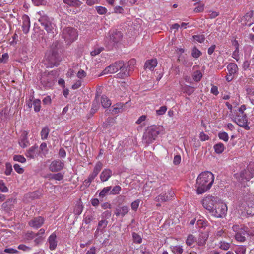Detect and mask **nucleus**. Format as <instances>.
<instances>
[{"mask_svg": "<svg viewBox=\"0 0 254 254\" xmlns=\"http://www.w3.org/2000/svg\"><path fill=\"white\" fill-rule=\"evenodd\" d=\"M214 175L211 172L205 171L200 173L197 177L195 185L196 193L201 194L209 190L214 182Z\"/></svg>", "mask_w": 254, "mask_h": 254, "instance_id": "f257e3e1", "label": "nucleus"}, {"mask_svg": "<svg viewBox=\"0 0 254 254\" xmlns=\"http://www.w3.org/2000/svg\"><path fill=\"white\" fill-rule=\"evenodd\" d=\"M122 38L121 32L117 30L110 31L108 36L105 38L104 44L108 50H112L122 40Z\"/></svg>", "mask_w": 254, "mask_h": 254, "instance_id": "f03ea898", "label": "nucleus"}, {"mask_svg": "<svg viewBox=\"0 0 254 254\" xmlns=\"http://www.w3.org/2000/svg\"><path fill=\"white\" fill-rule=\"evenodd\" d=\"M160 133L159 128L156 126H151L145 131L143 136V140L146 144L152 143Z\"/></svg>", "mask_w": 254, "mask_h": 254, "instance_id": "7ed1b4c3", "label": "nucleus"}, {"mask_svg": "<svg viewBox=\"0 0 254 254\" xmlns=\"http://www.w3.org/2000/svg\"><path fill=\"white\" fill-rule=\"evenodd\" d=\"M38 13L40 15L39 22L48 33L51 34L53 36L56 31L55 25L52 22L48 16L44 14L43 11L39 12Z\"/></svg>", "mask_w": 254, "mask_h": 254, "instance_id": "20e7f679", "label": "nucleus"}, {"mask_svg": "<svg viewBox=\"0 0 254 254\" xmlns=\"http://www.w3.org/2000/svg\"><path fill=\"white\" fill-rule=\"evenodd\" d=\"M227 211L226 204L222 202H218L215 204V206L210 213L216 217L222 218L225 216Z\"/></svg>", "mask_w": 254, "mask_h": 254, "instance_id": "39448f33", "label": "nucleus"}, {"mask_svg": "<svg viewBox=\"0 0 254 254\" xmlns=\"http://www.w3.org/2000/svg\"><path fill=\"white\" fill-rule=\"evenodd\" d=\"M62 35L65 41L71 43L76 39L78 34L76 29L71 27H66L63 29Z\"/></svg>", "mask_w": 254, "mask_h": 254, "instance_id": "423d86ee", "label": "nucleus"}, {"mask_svg": "<svg viewBox=\"0 0 254 254\" xmlns=\"http://www.w3.org/2000/svg\"><path fill=\"white\" fill-rule=\"evenodd\" d=\"M121 66H123L122 61H117L106 67L99 76L108 74L115 73L119 70V68L121 67Z\"/></svg>", "mask_w": 254, "mask_h": 254, "instance_id": "0eeeda50", "label": "nucleus"}, {"mask_svg": "<svg viewBox=\"0 0 254 254\" xmlns=\"http://www.w3.org/2000/svg\"><path fill=\"white\" fill-rule=\"evenodd\" d=\"M217 200V197H215L213 196H208L202 200V205L204 208L211 212V211H212L215 206V204L218 203Z\"/></svg>", "mask_w": 254, "mask_h": 254, "instance_id": "6e6552de", "label": "nucleus"}, {"mask_svg": "<svg viewBox=\"0 0 254 254\" xmlns=\"http://www.w3.org/2000/svg\"><path fill=\"white\" fill-rule=\"evenodd\" d=\"M234 122L239 126L244 127L247 129H249V127L248 126V119L246 114L240 115H237L235 118Z\"/></svg>", "mask_w": 254, "mask_h": 254, "instance_id": "1a4fd4ad", "label": "nucleus"}, {"mask_svg": "<svg viewBox=\"0 0 254 254\" xmlns=\"http://www.w3.org/2000/svg\"><path fill=\"white\" fill-rule=\"evenodd\" d=\"M64 167V163L60 160L52 161L49 166V170L53 172L61 171Z\"/></svg>", "mask_w": 254, "mask_h": 254, "instance_id": "9d476101", "label": "nucleus"}, {"mask_svg": "<svg viewBox=\"0 0 254 254\" xmlns=\"http://www.w3.org/2000/svg\"><path fill=\"white\" fill-rule=\"evenodd\" d=\"M44 219L41 216L33 218L28 223L29 226L34 228L40 227L44 223Z\"/></svg>", "mask_w": 254, "mask_h": 254, "instance_id": "9b49d317", "label": "nucleus"}, {"mask_svg": "<svg viewBox=\"0 0 254 254\" xmlns=\"http://www.w3.org/2000/svg\"><path fill=\"white\" fill-rule=\"evenodd\" d=\"M123 66H121V68H119L120 70V72L117 74V77L119 78H125L130 75L129 71L127 69V67L125 66L124 62L122 61Z\"/></svg>", "mask_w": 254, "mask_h": 254, "instance_id": "f8f14e48", "label": "nucleus"}, {"mask_svg": "<svg viewBox=\"0 0 254 254\" xmlns=\"http://www.w3.org/2000/svg\"><path fill=\"white\" fill-rule=\"evenodd\" d=\"M45 59L48 63L49 66L51 67L56 65L57 61L59 60L58 57L54 55H52L49 52H47L45 54Z\"/></svg>", "mask_w": 254, "mask_h": 254, "instance_id": "ddd939ff", "label": "nucleus"}, {"mask_svg": "<svg viewBox=\"0 0 254 254\" xmlns=\"http://www.w3.org/2000/svg\"><path fill=\"white\" fill-rule=\"evenodd\" d=\"M254 15V11L251 10L247 13L244 16V20L245 21V24L248 26H251L254 23V17L253 18Z\"/></svg>", "mask_w": 254, "mask_h": 254, "instance_id": "4468645a", "label": "nucleus"}, {"mask_svg": "<svg viewBox=\"0 0 254 254\" xmlns=\"http://www.w3.org/2000/svg\"><path fill=\"white\" fill-rule=\"evenodd\" d=\"M128 212V207L127 206H118L115 210V214L117 216L123 217Z\"/></svg>", "mask_w": 254, "mask_h": 254, "instance_id": "2eb2a0df", "label": "nucleus"}, {"mask_svg": "<svg viewBox=\"0 0 254 254\" xmlns=\"http://www.w3.org/2000/svg\"><path fill=\"white\" fill-rule=\"evenodd\" d=\"M103 164L100 161H98L95 165L94 168L93 172L89 175V180H94V178L97 176L98 173L101 170L103 167Z\"/></svg>", "mask_w": 254, "mask_h": 254, "instance_id": "dca6fc26", "label": "nucleus"}, {"mask_svg": "<svg viewBox=\"0 0 254 254\" xmlns=\"http://www.w3.org/2000/svg\"><path fill=\"white\" fill-rule=\"evenodd\" d=\"M23 24H22V30L25 34H27L29 30L30 27V21L29 17L25 15L22 17Z\"/></svg>", "mask_w": 254, "mask_h": 254, "instance_id": "f3484780", "label": "nucleus"}, {"mask_svg": "<svg viewBox=\"0 0 254 254\" xmlns=\"http://www.w3.org/2000/svg\"><path fill=\"white\" fill-rule=\"evenodd\" d=\"M100 88H98L96 90V93L95 95V99L93 102L92 105V108L91 110H94V111H97L100 106L99 104V97L100 96Z\"/></svg>", "mask_w": 254, "mask_h": 254, "instance_id": "a211bd4d", "label": "nucleus"}, {"mask_svg": "<svg viewBox=\"0 0 254 254\" xmlns=\"http://www.w3.org/2000/svg\"><path fill=\"white\" fill-rule=\"evenodd\" d=\"M38 153V146L35 145L30 147L29 150L26 152L25 155L27 157L33 159L36 156Z\"/></svg>", "mask_w": 254, "mask_h": 254, "instance_id": "6ab92c4d", "label": "nucleus"}, {"mask_svg": "<svg viewBox=\"0 0 254 254\" xmlns=\"http://www.w3.org/2000/svg\"><path fill=\"white\" fill-rule=\"evenodd\" d=\"M15 200L13 199H9L3 203L2 208L7 212H9L13 208V204Z\"/></svg>", "mask_w": 254, "mask_h": 254, "instance_id": "aec40b11", "label": "nucleus"}, {"mask_svg": "<svg viewBox=\"0 0 254 254\" xmlns=\"http://www.w3.org/2000/svg\"><path fill=\"white\" fill-rule=\"evenodd\" d=\"M56 235L55 233H52L48 239L49 243V249L51 250H55L57 246V241L56 240Z\"/></svg>", "mask_w": 254, "mask_h": 254, "instance_id": "412c9836", "label": "nucleus"}, {"mask_svg": "<svg viewBox=\"0 0 254 254\" xmlns=\"http://www.w3.org/2000/svg\"><path fill=\"white\" fill-rule=\"evenodd\" d=\"M112 175V172L109 169H105L100 175V179L102 182L107 181Z\"/></svg>", "mask_w": 254, "mask_h": 254, "instance_id": "4be33fe9", "label": "nucleus"}, {"mask_svg": "<svg viewBox=\"0 0 254 254\" xmlns=\"http://www.w3.org/2000/svg\"><path fill=\"white\" fill-rule=\"evenodd\" d=\"M157 64V62L156 59H151L146 61L144 64L145 69L152 70Z\"/></svg>", "mask_w": 254, "mask_h": 254, "instance_id": "5701e85b", "label": "nucleus"}, {"mask_svg": "<svg viewBox=\"0 0 254 254\" xmlns=\"http://www.w3.org/2000/svg\"><path fill=\"white\" fill-rule=\"evenodd\" d=\"M240 177L242 180H246L248 181L253 177V175L248 170L244 169L241 172Z\"/></svg>", "mask_w": 254, "mask_h": 254, "instance_id": "b1692460", "label": "nucleus"}, {"mask_svg": "<svg viewBox=\"0 0 254 254\" xmlns=\"http://www.w3.org/2000/svg\"><path fill=\"white\" fill-rule=\"evenodd\" d=\"M64 2L72 7H78L81 5V2L79 0H63Z\"/></svg>", "mask_w": 254, "mask_h": 254, "instance_id": "393cba45", "label": "nucleus"}, {"mask_svg": "<svg viewBox=\"0 0 254 254\" xmlns=\"http://www.w3.org/2000/svg\"><path fill=\"white\" fill-rule=\"evenodd\" d=\"M208 239V235L205 233H201L199 235L197 244L199 246H204Z\"/></svg>", "mask_w": 254, "mask_h": 254, "instance_id": "a878e982", "label": "nucleus"}, {"mask_svg": "<svg viewBox=\"0 0 254 254\" xmlns=\"http://www.w3.org/2000/svg\"><path fill=\"white\" fill-rule=\"evenodd\" d=\"M108 224V221L106 220H101L98 223V228L96 230V233L99 232L100 230L101 232H103V229H105Z\"/></svg>", "mask_w": 254, "mask_h": 254, "instance_id": "bb28decb", "label": "nucleus"}, {"mask_svg": "<svg viewBox=\"0 0 254 254\" xmlns=\"http://www.w3.org/2000/svg\"><path fill=\"white\" fill-rule=\"evenodd\" d=\"M227 69L230 75L234 74L238 70V67L236 64L231 63L227 66Z\"/></svg>", "mask_w": 254, "mask_h": 254, "instance_id": "cd10ccee", "label": "nucleus"}, {"mask_svg": "<svg viewBox=\"0 0 254 254\" xmlns=\"http://www.w3.org/2000/svg\"><path fill=\"white\" fill-rule=\"evenodd\" d=\"M101 104L104 108L109 107L111 105L110 100L105 95L101 97Z\"/></svg>", "mask_w": 254, "mask_h": 254, "instance_id": "c85d7f7f", "label": "nucleus"}, {"mask_svg": "<svg viewBox=\"0 0 254 254\" xmlns=\"http://www.w3.org/2000/svg\"><path fill=\"white\" fill-rule=\"evenodd\" d=\"M182 90L184 93H186L188 95H190L194 92V88L190 86L185 85L182 87Z\"/></svg>", "mask_w": 254, "mask_h": 254, "instance_id": "c756f323", "label": "nucleus"}, {"mask_svg": "<svg viewBox=\"0 0 254 254\" xmlns=\"http://www.w3.org/2000/svg\"><path fill=\"white\" fill-rule=\"evenodd\" d=\"M214 149L216 153L220 154L224 150V145L222 143H219L214 145Z\"/></svg>", "mask_w": 254, "mask_h": 254, "instance_id": "7c9ffc66", "label": "nucleus"}, {"mask_svg": "<svg viewBox=\"0 0 254 254\" xmlns=\"http://www.w3.org/2000/svg\"><path fill=\"white\" fill-rule=\"evenodd\" d=\"M196 241V238L193 235L190 234L187 237L186 243L188 246H190Z\"/></svg>", "mask_w": 254, "mask_h": 254, "instance_id": "2f4dec72", "label": "nucleus"}, {"mask_svg": "<svg viewBox=\"0 0 254 254\" xmlns=\"http://www.w3.org/2000/svg\"><path fill=\"white\" fill-rule=\"evenodd\" d=\"M168 200V196L166 194L161 193L156 197L155 200L156 202H165Z\"/></svg>", "mask_w": 254, "mask_h": 254, "instance_id": "473e14b6", "label": "nucleus"}, {"mask_svg": "<svg viewBox=\"0 0 254 254\" xmlns=\"http://www.w3.org/2000/svg\"><path fill=\"white\" fill-rule=\"evenodd\" d=\"M49 129L48 127H44L41 131V138L43 140L46 139L47 138L49 133Z\"/></svg>", "mask_w": 254, "mask_h": 254, "instance_id": "72a5a7b5", "label": "nucleus"}, {"mask_svg": "<svg viewBox=\"0 0 254 254\" xmlns=\"http://www.w3.org/2000/svg\"><path fill=\"white\" fill-rule=\"evenodd\" d=\"M20 145L22 148H25L27 146L28 141H27V134L22 135V138L19 142Z\"/></svg>", "mask_w": 254, "mask_h": 254, "instance_id": "f704fd0d", "label": "nucleus"}, {"mask_svg": "<svg viewBox=\"0 0 254 254\" xmlns=\"http://www.w3.org/2000/svg\"><path fill=\"white\" fill-rule=\"evenodd\" d=\"M192 77L194 81L196 82L199 81L202 77V74L200 71L197 70L193 73Z\"/></svg>", "mask_w": 254, "mask_h": 254, "instance_id": "c9c22d12", "label": "nucleus"}, {"mask_svg": "<svg viewBox=\"0 0 254 254\" xmlns=\"http://www.w3.org/2000/svg\"><path fill=\"white\" fill-rule=\"evenodd\" d=\"M114 119L113 118L109 117L106 121L103 123V127L104 128L108 127L111 126L114 123Z\"/></svg>", "mask_w": 254, "mask_h": 254, "instance_id": "e433bc0d", "label": "nucleus"}, {"mask_svg": "<svg viewBox=\"0 0 254 254\" xmlns=\"http://www.w3.org/2000/svg\"><path fill=\"white\" fill-rule=\"evenodd\" d=\"M111 186L104 188L100 192L99 196L102 198L104 197L109 193V191L111 190Z\"/></svg>", "mask_w": 254, "mask_h": 254, "instance_id": "4c0bfd02", "label": "nucleus"}, {"mask_svg": "<svg viewBox=\"0 0 254 254\" xmlns=\"http://www.w3.org/2000/svg\"><path fill=\"white\" fill-rule=\"evenodd\" d=\"M202 55V53L196 47L192 49L191 55L193 58H197Z\"/></svg>", "mask_w": 254, "mask_h": 254, "instance_id": "58836bf2", "label": "nucleus"}, {"mask_svg": "<svg viewBox=\"0 0 254 254\" xmlns=\"http://www.w3.org/2000/svg\"><path fill=\"white\" fill-rule=\"evenodd\" d=\"M83 206L81 204H76L74 208V213L76 215H79L83 210Z\"/></svg>", "mask_w": 254, "mask_h": 254, "instance_id": "ea45409f", "label": "nucleus"}, {"mask_svg": "<svg viewBox=\"0 0 254 254\" xmlns=\"http://www.w3.org/2000/svg\"><path fill=\"white\" fill-rule=\"evenodd\" d=\"M246 251V247L245 246H240L238 247L236 250L235 253L236 254H245Z\"/></svg>", "mask_w": 254, "mask_h": 254, "instance_id": "a19ab883", "label": "nucleus"}, {"mask_svg": "<svg viewBox=\"0 0 254 254\" xmlns=\"http://www.w3.org/2000/svg\"><path fill=\"white\" fill-rule=\"evenodd\" d=\"M41 101L39 99H35L33 101V106L34 111L36 112H39L41 107Z\"/></svg>", "mask_w": 254, "mask_h": 254, "instance_id": "79ce46f5", "label": "nucleus"}, {"mask_svg": "<svg viewBox=\"0 0 254 254\" xmlns=\"http://www.w3.org/2000/svg\"><path fill=\"white\" fill-rule=\"evenodd\" d=\"M36 237V233L33 232H27L24 236V239L27 240H30Z\"/></svg>", "mask_w": 254, "mask_h": 254, "instance_id": "37998d69", "label": "nucleus"}, {"mask_svg": "<svg viewBox=\"0 0 254 254\" xmlns=\"http://www.w3.org/2000/svg\"><path fill=\"white\" fill-rule=\"evenodd\" d=\"M13 160L15 161H18L20 163H25L26 161L25 157L20 155H15L13 156Z\"/></svg>", "mask_w": 254, "mask_h": 254, "instance_id": "c03bdc74", "label": "nucleus"}, {"mask_svg": "<svg viewBox=\"0 0 254 254\" xmlns=\"http://www.w3.org/2000/svg\"><path fill=\"white\" fill-rule=\"evenodd\" d=\"M132 238L134 243L140 244L142 242V239L141 237L138 234L135 232L132 233Z\"/></svg>", "mask_w": 254, "mask_h": 254, "instance_id": "a18cd8bd", "label": "nucleus"}, {"mask_svg": "<svg viewBox=\"0 0 254 254\" xmlns=\"http://www.w3.org/2000/svg\"><path fill=\"white\" fill-rule=\"evenodd\" d=\"M172 251L174 254H181L183 250L181 246H174L172 248Z\"/></svg>", "mask_w": 254, "mask_h": 254, "instance_id": "49530a36", "label": "nucleus"}, {"mask_svg": "<svg viewBox=\"0 0 254 254\" xmlns=\"http://www.w3.org/2000/svg\"><path fill=\"white\" fill-rule=\"evenodd\" d=\"M218 136L220 139L223 140L225 142H227L228 140V135L225 132H219Z\"/></svg>", "mask_w": 254, "mask_h": 254, "instance_id": "de8ad7c7", "label": "nucleus"}, {"mask_svg": "<svg viewBox=\"0 0 254 254\" xmlns=\"http://www.w3.org/2000/svg\"><path fill=\"white\" fill-rule=\"evenodd\" d=\"M193 38L194 40L199 42L202 43L205 40V36L204 35H197L193 36Z\"/></svg>", "mask_w": 254, "mask_h": 254, "instance_id": "09e8293b", "label": "nucleus"}, {"mask_svg": "<svg viewBox=\"0 0 254 254\" xmlns=\"http://www.w3.org/2000/svg\"><path fill=\"white\" fill-rule=\"evenodd\" d=\"M121 190V188L120 186L117 185L115 186L112 190H111L110 194H118L119 193L120 190Z\"/></svg>", "mask_w": 254, "mask_h": 254, "instance_id": "8fccbe9b", "label": "nucleus"}, {"mask_svg": "<svg viewBox=\"0 0 254 254\" xmlns=\"http://www.w3.org/2000/svg\"><path fill=\"white\" fill-rule=\"evenodd\" d=\"M230 247V244L229 243L221 241L220 242L219 248L224 250H228Z\"/></svg>", "mask_w": 254, "mask_h": 254, "instance_id": "3c124183", "label": "nucleus"}, {"mask_svg": "<svg viewBox=\"0 0 254 254\" xmlns=\"http://www.w3.org/2000/svg\"><path fill=\"white\" fill-rule=\"evenodd\" d=\"M235 238L237 241L241 242H244L246 240L245 235L242 234V233L236 232Z\"/></svg>", "mask_w": 254, "mask_h": 254, "instance_id": "603ef678", "label": "nucleus"}, {"mask_svg": "<svg viewBox=\"0 0 254 254\" xmlns=\"http://www.w3.org/2000/svg\"><path fill=\"white\" fill-rule=\"evenodd\" d=\"M40 149L44 155L48 153V149H47V144L46 143L43 142L41 144Z\"/></svg>", "mask_w": 254, "mask_h": 254, "instance_id": "864d4df0", "label": "nucleus"}, {"mask_svg": "<svg viewBox=\"0 0 254 254\" xmlns=\"http://www.w3.org/2000/svg\"><path fill=\"white\" fill-rule=\"evenodd\" d=\"M6 169L5 171V174L6 175H10L12 171V166L10 163H6L5 164Z\"/></svg>", "mask_w": 254, "mask_h": 254, "instance_id": "5fc2aeb1", "label": "nucleus"}, {"mask_svg": "<svg viewBox=\"0 0 254 254\" xmlns=\"http://www.w3.org/2000/svg\"><path fill=\"white\" fill-rule=\"evenodd\" d=\"M96 9L98 14L103 15L106 13L107 10V9L102 6H97Z\"/></svg>", "mask_w": 254, "mask_h": 254, "instance_id": "6e6d98bb", "label": "nucleus"}, {"mask_svg": "<svg viewBox=\"0 0 254 254\" xmlns=\"http://www.w3.org/2000/svg\"><path fill=\"white\" fill-rule=\"evenodd\" d=\"M48 52L51 53L52 55H54L58 58V52L56 45H55L54 46L52 45V47Z\"/></svg>", "mask_w": 254, "mask_h": 254, "instance_id": "4d7b16f0", "label": "nucleus"}, {"mask_svg": "<svg viewBox=\"0 0 254 254\" xmlns=\"http://www.w3.org/2000/svg\"><path fill=\"white\" fill-rule=\"evenodd\" d=\"M249 228L247 226L244 225L241 226L240 229L238 233H242V234L245 235L246 234L248 235Z\"/></svg>", "mask_w": 254, "mask_h": 254, "instance_id": "13d9d810", "label": "nucleus"}, {"mask_svg": "<svg viewBox=\"0 0 254 254\" xmlns=\"http://www.w3.org/2000/svg\"><path fill=\"white\" fill-rule=\"evenodd\" d=\"M167 108L166 106H161L159 110H156V113L157 115H163L167 111Z\"/></svg>", "mask_w": 254, "mask_h": 254, "instance_id": "bf43d9fd", "label": "nucleus"}, {"mask_svg": "<svg viewBox=\"0 0 254 254\" xmlns=\"http://www.w3.org/2000/svg\"><path fill=\"white\" fill-rule=\"evenodd\" d=\"M32 1L36 6L45 5L47 3L46 0H32Z\"/></svg>", "mask_w": 254, "mask_h": 254, "instance_id": "052dcab7", "label": "nucleus"}, {"mask_svg": "<svg viewBox=\"0 0 254 254\" xmlns=\"http://www.w3.org/2000/svg\"><path fill=\"white\" fill-rule=\"evenodd\" d=\"M140 202V200L139 199H137L131 203V209L134 211H136L138 209L139 204Z\"/></svg>", "mask_w": 254, "mask_h": 254, "instance_id": "680f3d73", "label": "nucleus"}, {"mask_svg": "<svg viewBox=\"0 0 254 254\" xmlns=\"http://www.w3.org/2000/svg\"><path fill=\"white\" fill-rule=\"evenodd\" d=\"M208 18L210 19H213L216 18L217 16L219 15V13L216 11H208Z\"/></svg>", "mask_w": 254, "mask_h": 254, "instance_id": "e2e57ef3", "label": "nucleus"}, {"mask_svg": "<svg viewBox=\"0 0 254 254\" xmlns=\"http://www.w3.org/2000/svg\"><path fill=\"white\" fill-rule=\"evenodd\" d=\"M13 167L15 171L18 174H22L24 172V169L18 164H14Z\"/></svg>", "mask_w": 254, "mask_h": 254, "instance_id": "0e129e2a", "label": "nucleus"}, {"mask_svg": "<svg viewBox=\"0 0 254 254\" xmlns=\"http://www.w3.org/2000/svg\"><path fill=\"white\" fill-rule=\"evenodd\" d=\"M0 190L3 192H6L8 190L7 187L5 186L2 180H0Z\"/></svg>", "mask_w": 254, "mask_h": 254, "instance_id": "69168bd1", "label": "nucleus"}, {"mask_svg": "<svg viewBox=\"0 0 254 254\" xmlns=\"http://www.w3.org/2000/svg\"><path fill=\"white\" fill-rule=\"evenodd\" d=\"M246 213L249 216L254 215V207H248L246 210Z\"/></svg>", "mask_w": 254, "mask_h": 254, "instance_id": "338daca9", "label": "nucleus"}, {"mask_svg": "<svg viewBox=\"0 0 254 254\" xmlns=\"http://www.w3.org/2000/svg\"><path fill=\"white\" fill-rule=\"evenodd\" d=\"M247 169L253 175L254 174V162L250 163L247 166Z\"/></svg>", "mask_w": 254, "mask_h": 254, "instance_id": "774afa93", "label": "nucleus"}]
</instances>
